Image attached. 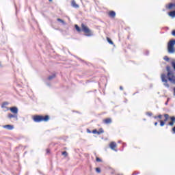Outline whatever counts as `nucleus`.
I'll return each instance as SVG.
<instances>
[{
  "label": "nucleus",
  "mask_w": 175,
  "mask_h": 175,
  "mask_svg": "<svg viewBox=\"0 0 175 175\" xmlns=\"http://www.w3.org/2000/svg\"><path fill=\"white\" fill-rule=\"evenodd\" d=\"M32 120L34 122H47L50 120V116L49 115L44 116L42 115H34L32 117Z\"/></svg>",
  "instance_id": "f257e3e1"
},
{
  "label": "nucleus",
  "mask_w": 175,
  "mask_h": 175,
  "mask_svg": "<svg viewBox=\"0 0 175 175\" xmlns=\"http://www.w3.org/2000/svg\"><path fill=\"white\" fill-rule=\"evenodd\" d=\"M167 70L168 72L167 74V77L169 81H170V83H172V84H175V76L174 74H173V72H171L170 67L167 66Z\"/></svg>",
  "instance_id": "f03ea898"
},
{
  "label": "nucleus",
  "mask_w": 175,
  "mask_h": 175,
  "mask_svg": "<svg viewBox=\"0 0 175 175\" xmlns=\"http://www.w3.org/2000/svg\"><path fill=\"white\" fill-rule=\"evenodd\" d=\"M81 27L83 32H84L86 36H92V31L91 29H90V28H88V26L84 25V23H82Z\"/></svg>",
  "instance_id": "7ed1b4c3"
},
{
  "label": "nucleus",
  "mask_w": 175,
  "mask_h": 175,
  "mask_svg": "<svg viewBox=\"0 0 175 175\" xmlns=\"http://www.w3.org/2000/svg\"><path fill=\"white\" fill-rule=\"evenodd\" d=\"M174 44H175V40H171L167 44V51L168 53L173 54L174 53Z\"/></svg>",
  "instance_id": "20e7f679"
},
{
  "label": "nucleus",
  "mask_w": 175,
  "mask_h": 175,
  "mask_svg": "<svg viewBox=\"0 0 175 175\" xmlns=\"http://www.w3.org/2000/svg\"><path fill=\"white\" fill-rule=\"evenodd\" d=\"M161 81H163V83H164L165 87H166L167 88H169V87H170V85L167 82L166 75L165 74L161 75Z\"/></svg>",
  "instance_id": "39448f33"
},
{
  "label": "nucleus",
  "mask_w": 175,
  "mask_h": 175,
  "mask_svg": "<svg viewBox=\"0 0 175 175\" xmlns=\"http://www.w3.org/2000/svg\"><path fill=\"white\" fill-rule=\"evenodd\" d=\"M7 110H10L11 113H13V114H15V116H17L18 113V109L16 107L7 108Z\"/></svg>",
  "instance_id": "423d86ee"
},
{
  "label": "nucleus",
  "mask_w": 175,
  "mask_h": 175,
  "mask_svg": "<svg viewBox=\"0 0 175 175\" xmlns=\"http://www.w3.org/2000/svg\"><path fill=\"white\" fill-rule=\"evenodd\" d=\"M92 133H93L94 135H102V133H105V131L103 130V129L100 128V129H98V131L96 130V129H94V130H93V131H92Z\"/></svg>",
  "instance_id": "0eeeda50"
},
{
  "label": "nucleus",
  "mask_w": 175,
  "mask_h": 175,
  "mask_svg": "<svg viewBox=\"0 0 175 175\" xmlns=\"http://www.w3.org/2000/svg\"><path fill=\"white\" fill-rule=\"evenodd\" d=\"M165 120H160V125L161 126H163L165 125V122L169 120V114H164Z\"/></svg>",
  "instance_id": "6e6552de"
},
{
  "label": "nucleus",
  "mask_w": 175,
  "mask_h": 175,
  "mask_svg": "<svg viewBox=\"0 0 175 175\" xmlns=\"http://www.w3.org/2000/svg\"><path fill=\"white\" fill-rule=\"evenodd\" d=\"M109 147L111 150H113V151H117V144L114 142H112L109 144Z\"/></svg>",
  "instance_id": "1a4fd4ad"
},
{
  "label": "nucleus",
  "mask_w": 175,
  "mask_h": 175,
  "mask_svg": "<svg viewBox=\"0 0 175 175\" xmlns=\"http://www.w3.org/2000/svg\"><path fill=\"white\" fill-rule=\"evenodd\" d=\"M3 128H4L5 129H8V131H13V129H14V126L12 124H7L3 126Z\"/></svg>",
  "instance_id": "9d476101"
},
{
  "label": "nucleus",
  "mask_w": 175,
  "mask_h": 175,
  "mask_svg": "<svg viewBox=\"0 0 175 175\" xmlns=\"http://www.w3.org/2000/svg\"><path fill=\"white\" fill-rule=\"evenodd\" d=\"M103 124H105L106 125H109V124H111L112 120H111V118H107L103 120Z\"/></svg>",
  "instance_id": "9b49d317"
},
{
  "label": "nucleus",
  "mask_w": 175,
  "mask_h": 175,
  "mask_svg": "<svg viewBox=\"0 0 175 175\" xmlns=\"http://www.w3.org/2000/svg\"><path fill=\"white\" fill-rule=\"evenodd\" d=\"M108 16L111 17V18H116V12L114 11H109L108 13Z\"/></svg>",
  "instance_id": "f8f14e48"
},
{
  "label": "nucleus",
  "mask_w": 175,
  "mask_h": 175,
  "mask_svg": "<svg viewBox=\"0 0 175 175\" xmlns=\"http://www.w3.org/2000/svg\"><path fill=\"white\" fill-rule=\"evenodd\" d=\"M170 118L171 120V122H169V125H170V126H173V125H174V122H175V117L172 116Z\"/></svg>",
  "instance_id": "ddd939ff"
},
{
  "label": "nucleus",
  "mask_w": 175,
  "mask_h": 175,
  "mask_svg": "<svg viewBox=\"0 0 175 175\" xmlns=\"http://www.w3.org/2000/svg\"><path fill=\"white\" fill-rule=\"evenodd\" d=\"M71 5H72V8H75V9H77L79 8V5H77L76 3V1L75 0H72L71 1Z\"/></svg>",
  "instance_id": "4468645a"
},
{
  "label": "nucleus",
  "mask_w": 175,
  "mask_h": 175,
  "mask_svg": "<svg viewBox=\"0 0 175 175\" xmlns=\"http://www.w3.org/2000/svg\"><path fill=\"white\" fill-rule=\"evenodd\" d=\"M8 118H10V119H12V118H17V115H15L14 113V114L8 113Z\"/></svg>",
  "instance_id": "2eb2a0df"
},
{
  "label": "nucleus",
  "mask_w": 175,
  "mask_h": 175,
  "mask_svg": "<svg viewBox=\"0 0 175 175\" xmlns=\"http://www.w3.org/2000/svg\"><path fill=\"white\" fill-rule=\"evenodd\" d=\"M8 105H9V103H8V102L3 103L2 105H1L2 109H8V107H6V106H8Z\"/></svg>",
  "instance_id": "dca6fc26"
},
{
  "label": "nucleus",
  "mask_w": 175,
  "mask_h": 175,
  "mask_svg": "<svg viewBox=\"0 0 175 175\" xmlns=\"http://www.w3.org/2000/svg\"><path fill=\"white\" fill-rule=\"evenodd\" d=\"M168 16H170V17L174 18V17H175V10H174V11H172V12H170L168 13Z\"/></svg>",
  "instance_id": "f3484780"
},
{
  "label": "nucleus",
  "mask_w": 175,
  "mask_h": 175,
  "mask_svg": "<svg viewBox=\"0 0 175 175\" xmlns=\"http://www.w3.org/2000/svg\"><path fill=\"white\" fill-rule=\"evenodd\" d=\"M75 27L76 31H77V32H81V29L80 28V27H79V25H75Z\"/></svg>",
  "instance_id": "a211bd4d"
},
{
  "label": "nucleus",
  "mask_w": 175,
  "mask_h": 175,
  "mask_svg": "<svg viewBox=\"0 0 175 175\" xmlns=\"http://www.w3.org/2000/svg\"><path fill=\"white\" fill-rule=\"evenodd\" d=\"M107 40L108 43H109V44H114V42H113V41L111 40V39H110V38L107 37Z\"/></svg>",
  "instance_id": "6ab92c4d"
},
{
  "label": "nucleus",
  "mask_w": 175,
  "mask_h": 175,
  "mask_svg": "<svg viewBox=\"0 0 175 175\" xmlns=\"http://www.w3.org/2000/svg\"><path fill=\"white\" fill-rule=\"evenodd\" d=\"M55 77V74H53V75L49 76L48 77V80H53V79H54Z\"/></svg>",
  "instance_id": "aec40b11"
},
{
  "label": "nucleus",
  "mask_w": 175,
  "mask_h": 175,
  "mask_svg": "<svg viewBox=\"0 0 175 175\" xmlns=\"http://www.w3.org/2000/svg\"><path fill=\"white\" fill-rule=\"evenodd\" d=\"M173 7L175 8V4L170 3L168 5V9H172V8H173Z\"/></svg>",
  "instance_id": "412c9836"
},
{
  "label": "nucleus",
  "mask_w": 175,
  "mask_h": 175,
  "mask_svg": "<svg viewBox=\"0 0 175 175\" xmlns=\"http://www.w3.org/2000/svg\"><path fill=\"white\" fill-rule=\"evenodd\" d=\"M57 21H59V23H62V24H65V21L61 18H57Z\"/></svg>",
  "instance_id": "4be33fe9"
},
{
  "label": "nucleus",
  "mask_w": 175,
  "mask_h": 175,
  "mask_svg": "<svg viewBox=\"0 0 175 175\" xmlns=\"http://www.w3.org/2000/svg\"><path fill=\"white\" fill-rule=\"evenodd\" d=\"M62 154L64 155V157H68V152L66 151L62 152Z\"/></svg>",
  "instance_id": "5701e85b"
},
{
  "label": "nucleus",
  "mask_w": 175,
  "mask_h": 175,
  "mask_svg": "<svg viewBox=\"0 0 175 175\" xmlns=\"http://www.w3.org/2000/svg\"><path fill=\"white\" fill-rule=\"evenodd\" d=\"M96 162H102V160L99 157L96 158Z\"/></svg>",
  "instance_id": "b1692460"
},
{
  "label": "nucleus",
  "mask_w": 175,
  "mask_h": 175,
  "mask_svg": "<svg viewBox=\"0 0 175 175\" xmlns=\"http://www.w3.org/2000/svg\"><path fill=\"white\" fill-rule=\"evenodd\" d=\"M96 172L97 173H100V168L96 167Z\"/></svg>",
  "instance_id": "393cba45"
},
{
  "label": "nucleus",
  "mask_w": 175,
  "mask_h": 175,
  "mask_svg": "<svg viewBox=\"0 0 175 175\" xmlns=\"http://www.w3.org/2000/svg\"><path fill=\"white\" fill-rule=\"evenodd\" d=\"M46 154H50V149H49V148H47V149L46 150Z\"/></svg>",
  "instance_id": "a878e982"
},
{
  "label": "nucleus",
  "mask_w": 175,
  "mask_h": 175,
  "mask_svg": "<svg viewBox=\"0 0 175 175\" xmlns=\"http://www.w3.org/2000/svg\"><path fill=\"white\" fill-rule=\"evenodd\" d=\"M164 59L165 61H170V59H169V57H164Z\"/></svg>",
  "instance_id": "bb28decb"
},
{
  "label": "nucleus",
  "mask_w": 175,
  "mask_h": 175,
  "mask_svg": "<svg viewBox=\"0 0 175 175\" xmlns=\"http://www.w3.org/2000/svg\"><path fill=\"white\" fill-rule=\"evenodd\" d=\"M172 35L173 36H175V30H174V31H172Z\"/></svg>",
  "instance_id": "cd10ccee"
},
{
  "label": "nucleus",
  "mask_w": 175,
  "mask_h": 175,
  "mask_svg": "<svg viewBox=\"0 0 175 175\" xmlns=\"http://www.w3.org/2000/svg\"><path fill=\"white\" fill-rule=\"evenodd\" d=\"M87 133H92L91 130H90V129H87Z\"/></svg>",
  "instance_id": "c85d7f7f"
},
{
  "label": "nucleus",
  "mask_w": 175,
  "mask_h": 175,
  "mask_svg": "<svg viewBox=\"0 0 175 175\" xmlns=\"http://www.w3.org/2000/svg\"><path fill=\"white\" fill-rule=\"evenodd\" d=\"M158 118H159L160 120H162V115H159Z\"/></svg>",
  "instance_id": "c756f323"
},
{
  "label": "nucleus",
  "mask_w": 175,
  "mask_h": 175,
  "mask_svg": "<svg viewBox=\"0 0 175 175\" xmlns=\"http://www.w3.org/2000/svg\"><path fill=\"white\" fill-rule=\"evenodd\" d=\"M172 132H173V133H175V126H174V127L172 128Z\"/></svg>",
  "instance_id": "7c9ffc66"
},
{
  "label": "nucleus",
  "mask_w": 175,
  "mask_h": 175,
  "mask_svg": "<svg viewBox=\"0 0 175 175\" xmlns=\"http://www.w3.org/2000/svg\"><path fill=\"white\" fill-rule=\"evenodd\" d=\"M120 90H121V91H122L124 90V88H122V86H120Z\"/></svg>",
  "instance_id": "2f4dec72"
},
{
  "label": "nucleus",
  "mask_w": 175,
  "mask_h": 175,
  "mask_svg": "<svg viewBox=\"0 0 175 175\" xmlns=\"http://www.w3.org/2000/svg\"><path fill=\"white\" fill-rule=\"evenodd\" d=\"M147 114H148V116H152V113H148Z\"/></svg>",
  "instance_id": "473e14b6"
},
{
  "label": "nucleus",
  "mask_w": 175,
  "mask_h": 175,
  "mask_svg": "<svg viewBox=\"0 0 175 175\" xmlns=\"http://www.w3.org/2000/svg\"><path fill=\"white\" fill-rule=\"evenodd\" d=\"M154 125H155V126H157L158 125V122H156L154 123Z\"/></svg>",
  "instance_id": "72a5a7b5"
},
{
  "label": "nucleus",
  "mask_w": 175,
  "mask_h": 175,
  "mask_svg": "<svg viewBox=\"0 0 175 175\" xmlns=\"http://www.w3.org/2000/svg\"><path fill=\"white\" fill-rule=\"evenodd\" d=\"M174 95H175V88H174Z\"/></svg>",
  "instance_id": "f704fd0d"
},
{
  "label": "nucleus",
  "mask_w": 175,
  "mask_h": 175,
  "mask_svg": "<svg viewBox=\"0 0 175 175\" xmlns=\"http://www.w3.org/2000/svg\"><path fill=\"white\" fill-rule=\"evenodd\" d=\"M49 2H53V0H49Z\"/></svg>",
  "instance_id": "c9c22d12"
}]
</instances>
